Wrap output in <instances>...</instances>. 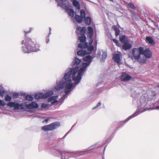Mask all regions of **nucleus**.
<instances>
[{
	"instance_id": "21",
	"label": "nucleus",
	"mask_w": 159,
	"mask_h": 159,
	"mask_svg": "<svg viewBox=\"0 0 159 159\" xmlns=\"http://www.w3.org/2000/svg\"><path fill=\"white\" fill-rule=\"evenodd\" d=\"M75 19L76 21L79 23H81L83 20V18L80 16L76 15L75 16Z\"/></svg>"
},
{
	"instance_id": "5",
	"label": "nucleus",
	"mask_w": 159,
	"mask_h": 159,
	"mask_svg": "<svg viewBox=\"0 0 159 159\" xmlns=\"http://www.w3.org/2000/svg\"><path fill=\"white\" fill-rule=\"evenodd\" d=\"M7 105L10 107H14L15 110H18L20 107V109H24L25 107H26L27 105L25 103H21L19 104V103H15L14 102H10L7 104Z\"/></svg>"
},
{
	"instance_id": "24",
	"label": "nucleus",
	"mask_w": 159,
	"mask_h": 159,
	"mask_svg": "<svg viewBox=\"0 0 159 159\" xmlns=\"http://www.w3.org/2000/svg\"><path fill=\"white\" fill-rule=\"evenodd\" d=\"M77 30L80 31L81 35L83 34H84L86 30V28L85 27H81L79 26L77 28Z\"/></svg>"
},
{
	"instance_id": "38",
	"label": "nucleus",
	"mask_w": 159,
	"mask_h": 159,
	"mask_svg": "<svg viewBox=\"0 0 159 159\" xmlns=\"http://www.w3.org/2000/svg\"><path fill=\"white\" fill-rule=\"evenodd\" d=\"M101 105V103L100 102H98L96 106L95 107H93V109H95L96 108H97L99 106H100Z\"/></svg>"
},
{
	"instance_id": "8",
	"label": "nucleus",
	"mask_w": 159,
	"mask_h": 159,
	"mask_svg": "<svg viewBox=\"0 0 159 159\" xmlns=\"http://www.w3.org/2000/svg\"><path fill=\"white\" fill-rule=\"evenodd\" d=\"M66 80H67L64 82V85L65 88V92L66 94H67L72 88L73 85L72 83H70L71 82V79L69 78Z\"/></svg>"
},
{
	"instance_id": "19",
	"label": "nucleus",
	"mask_w": 159,
	"mask_h": 159,
	"mask_svg": "<svg viewBox=\"0 0 159 159\" xmlns=\"http://www.w3.org/2000/svg\"><path fill=\"white\" fill-rule=\"evenodd\" d=\"M146 41L148 42V43L152 45H154L155 44L153 39L151 37L147 36L146 38Z\"/></svg>"
},
{
	"instance_id": "23",
	"label": "nucleus",
	"mask_w": 159,
	"mask_h": 159,
	"mask_svg": "<svg viewBox=\"0 0 159 159\" xmlns=\"http://www.w3.org/2000/svg\"><path fill=\"white\" fill-rule=\"evenodd\" d=\"M88 34L89 35L90 39H93L92 37L93 34V30L91 26H89L88 28Z\"/></svg>"
},
{
	"instance_id": "15",
	"label": "nucleus",
	"mask_w": 159,
	"mask_h": 159,
	"mask_svg": "<svg viewBox=\"0 0 159 159\" xmlns=\"http://www.w3.org/2000/svg\"><path fill=\"white\" fill-rule=\"evenodd\" d=\"M93 42V39H90L89 42V45L88 46V45H87V47L85 48H82L86 49L87 48L88 50L90 52H92L93 51L94 49V47L93 46L92 44Z\"/></svg>"
},
{
	"instance_id": "20",
	"label": "nucleus",
	"mask_w": 159,
	"mask_h": 159,
	"mask_svg": "<svg viewBox=\"0 0 159 159\" xmlns=\"http://www.w3.org/2000/svg\"><path fill=\"white\" fill-rule=\"evenodd\" d=\"M84 21L86 25H89L91 23V19L90 17L88 16L85 18Z\"/></svg>"
},
{
	"instance_id": "17",
	"label": "nucleus",
	"mask_w": 159,
	"mask_h": 159,
	"mask_svg": "<svg viewBox=\"0 0 159 159\" xmlns=\"http://www.w3.org/2000/svg\"><path fill=\"white\" fill-rule=\"evenodd\" d=\"M58 97V96H52L50 97L48 99V102H51L52 103H54L57 102V101L56 100Z\"/></svg>"
},
{
	"instance_id": "9",
	"label": "nucleus",
	"mask_w": 159,
	"mask_h": 159,
	"mask_svg": "<svg viewBox=\"0 0 159 159\" xmlns=\"http://www.w3.org/2000/svg\"><path fill=\"white\" fill-rule=\"evenodd\" d=\"M52 93L48 92L43 94L42 93H39L35 94V97L36 99H39L40 98L44 99L50 97L52 95Z\"/></svg>"
},
{
	"instance_id": "50",
	"label": "nucleus",
	"mask_w": 159,
	"mask_h": 159,
	"mask_svg": "<svg viewBox=\"0 0 159 159\" xmlns=\"http://www.w3.org/2000/svg\"><path fill=\"white\" fill-rule=\"evenodd\" d=\"M46 120V121H48V120Z\"/></svg>"
},
{
	"instance_id": "6",
	"label": "nucleus",
	"mask_w": 159,
	"mask_h": 159,
	"mask_svg": "<svg viewBox=\"0 0 159 159\" xmlns=\"http://www.w3.org/2000/svg\"><path fill=\"white\" fill-rule=\"evenodd\" d=\"M78 40L81 42L78 45V47L80 48H85L87 46V43L85 42L86 37L85 34H81V36L79 37Z\"/></svg>"
},
{
	"instance_id": "47",
	"label": "nucleus",
	"mask_w": 159,
	"mask_h": 159,
	"mask_svg": "<svg viewBox=\"0 0 159 159\" xmlns=\"http://www.w3.org/2000/svg\"><path fill=\"white\" fill-rule=\"evenodd\" d=\"M158 67L159 68V64H158Z\"/></svg>"
},
{
	"instance_id": "4",
	"label": "nucleus",
	"mask_w": 159,
	"mask_h": 159,
	"mask_svg": "<svg viewBox=\"0 0 159 159\" xmlns=\"http://www.w3.org/2000/svg\"><path fill=\"white\" fill-rule=\"evenodd\" d=\"M141 52L140 51V47L134 48L132 50V55L129 56L132 59L139 60L140 57Z\"/></svg>"
},
{
	"instance_id": "2",
	"label": "nucleus",
	"mask_w": 159,
	"mask_h": 159,
	"mask_svg": "<svg viewBox=\"0 0 159 159\" xmlns=\"http://www.w3.org/2000/svg\"><path fill=\"white\" fill-rule=\"evenodd\" d=\"M78 69L79 67L78 66H76L74 68H69L67 69L64 77L65 79H68L71 76L72 77L73 80L75 81L77 84H78L81 79V76L83 75L82 73L84 71L81 68L78 71L77 76H75V75L77 73Z\"/></svg>"
},
{
	"instance_id": "49",
	"label": "nucleus",
	"mask_w": 159,
	"mask_h": 159,
	"mask_svg": "<svg viewBox=\"0 0 159 159\" xmlns=\"http://www.w3.org/2000/svg\"><path fill=\"white\" fill-rule=\"evenodd\" d=\"M60 153L61 154H62V153H61V152H60Z\"/></svg>"
},
{
	"instance_id": "48",
	"label": "nucleus",
	"mask_w": 159,
	"mask_h": 159,
	"mask_svg": "<svg viewBox=\"0 0 159 159\" xmlns=\"http://www.w3.org/2000/svg\"><path fill=\"white\" fill-rule=\"evenodd\" d=\"M50 34H51V33H50V34ZM49 35H48V37H49Z\"/></svg>"
},
{
	"instance_id": "33",
	"label": "nucleus",
	"mask_w": 159,
	"mask_h": 159,
	"mask_svg": "<svg viewBox=\"0 0 159 159\" xmlns=\"http://www.w3.org/2000/svg\"><path fill=\"white\" fill-rule=\"evenodd\" d=\"M113 41L114 43H115L116 44V45L118 47H121V45H120V44L119 43V41L115 39H113L112 40Z\"/></svg>"
},
{
	"instance_id": "45",
	"label": "nucleus",
	"mask_w": 159,
	"mask_h": 159,
	"mask_svg": "<svg viewBox=\"0 0 159 159\" xmlns=\"http://www.w3.org/2000/svg\"><path fill=\"white\" fill-rule=\"evenodd\" d=\"M157 87L159 88V85H157Z\"/></svg>"
},
{
	"instance_id": "36",
	"label": "nucleus",
	"mask_w": 159,
	"mask_h": 159,
	"mask_svg": "<svg viewBox=\"0 0 159 159\" xmlns=\"http://www.w3.org/2000/svg\"><path fill=\"white\" fill-rule=\"evenodd\" d=\"M5 92V91L4 90H1L0 91V96L2 97H3L4 94Z\"/></svg>"
},
{
	"instance_id": "30",
	"label": "nucleus",
	"mask_w": 159,
	"mask_h": 159,
	"mask_svg": "<svg viewBox=\"0 0 159 159\" xmlns=\"http://www.w3.org/2000/svg\"><path fill=\"white\" fill-rule=\"evenodd\" d=\"M90 64L89 63H88L86 62H84L83 63L82 65V66L81 67V68H82L84 70H85L87 67Z\"/></svg>"
},
{
	"instance_id": "11",
	"label": "nucleus",
	"mask_w": 159,
	"mask_h": 159,
	"mask_svg": "<svg viewBox=\"0 0 159 159\" xmlns=\"http://www.w3.org/2000/svg\"><path fill=\"white\" fill-rule=\"evenodd\" d=\"M121 56V53L118 52L117 53H115L114 54L113 57V59L114 61L117 63H119L120 61V58Z\"/></svg>"
},
{
	"instance_id": "14",
	"label": "nucleus",
	"mask_w": 159,
	"mask_h": 159,
	"mask_svg": "<svg viewBox=\"0 0 159 159\" xmlns=\"http://www.w3.org/2000/svg\"><path fill=\"white\" fill-rule=\"evenodd\" d=\"M39 107L38 104L35 102H32L30 104L26 105V107L29 109H32L34 108H37Z\"/></svg>"
},
{
	"instance_id": "43",
	"label": "nucleus",
	"mask_w": 159,
	"mask_h": 159,
	"mask_svg": "<svg viewBox=\"0 0 159 159\" xmlns=\"http://www.w3.org/2000/svg\"><path fill=\"white\" fill-rule=\"evenodd\" d=\"M49 30L50 33V32L51 31V28L50 27H49Z\"/></svg>"
},
{
	"instance_id": "12",
	"label": "nucleus",
	"mask_w": 159,
	"mask_h": 159,
	"mask_svg": "<svg viewBox=\"0 0 159 159\" xmlns=\"http://www.w3.org/2000/svg\"><path fill=\"white\" fill-rule=\"evenodd\" d=\"M123 45L120 47L121 49L127 51L130 49L132 47V45L129 42L123 43Z\"/></svg>"
},
{
	"instance_id": "39",
	"label": "nucleus",
	"mask_w": 159,
	"mask_h": 159,
	"mask_svg": "<svg viewBox=\"0 0 159 159\" xmlns=\"http://www.w3.org/2000/svg\"><path fill=\"white\" fill-rule=\"evenodd\" d=\"M48 105L46 104L43 103L42 104L41 107L44 108H46L48 107Z\"/></svg>"
},
{
	"instance_id": "34",
	"label": "nucleus",
	"mask_w": 159,
	"mask_h": 159,
	"mask_svg": "<svg viewBox=\"0 0 159 159\" xmlns=\"http://www.w3.org/2000/svg\"><path fill=\"white\" fill-rule=\"evenodd\" d=\"M128 6L133 9H135V7L134 4L131 3H129L128 4Z\"/></svg>"
},
{
	"instance_id": "35",
	"label": "nucleus",
	"mask_w": 159,
	"mask_h": 159,
	"mask_svg": "<svg viewBox=\"0 0 159 159\" xmlns=\"http://www.w3.org/2000/svg\"><path fill=\"white\" fill-rule=\"evenodd\" d=\"M6 105V103L2 100H0V105L3 106Z\"/></svg>"
},
{
	"instance_id": "29",
	"label": "nucleus",
	"mask_w": 159,
	"mask_h": 159,
	"mask_svg": "<svg viewBox=\"0 0 159 159\" xmlns=\"http://www.w3.org/2000/svg\"><path fill=\"white\" fill-rule=\"evenodd\" d=\"M80 16L82 17V18H84L85 17V12L84 10L83 9H81L80 11Z\"/></svg>"
},
{
	"instance_id": "10",
	"label": "nucleus",
	"mask_w": 159,
	"mask_h": 159,
	"mask_svg": "<svg viewBox=\"0 0 159 159\" xmlns=\"http://www.w3.org/2000/svg\"><path fill=\"white\" fill-rule=\"evenodd\" d=\"M132 78L131 76L127 74L123 73L121 75L120 79L121 81H128Z\"/></svg>"
},
{
	"instance_id": "42",
	"label": "nucleus",
	"mask_w": 159,
	"mask_h": 159,
	"mask_svg": "<svg viewBox=\"0 0 159 159\" xmlns=\"http://www.w3.org/2000/svg\"><path fill=\"white\" fill-rule=\"evenodd\" d=\"M156 108L158 109H159V106L156 107Z\"/></svg>"
},
{
	"instance_id": "40",
	"label": "nucleus",
	"mask_w": 159,
	"mask_h": 159,
	"mask_svg": "<svg viewBox=\"0 0 159 159\" xmlns=\"http://www.w3.org/2000/svg\"><path fill=\"white\" fill-rule=\"evenodd\" d=\"M139 62L140 63H145L146 62V60L144 59L142 60V59H140L139 60Z\"/></svg>"
},
{
	"instance_id": "44",
	"label": "nucleus",
	"mask_w": 159,
	"mask_h": 159,
	"mask_svg": "<svg viewBox=\"0 0 159 159\" xmlns=\"http://www.w3.org/2000/svg\"><path fill=\"white\" fill-rule=\"evenodd\" d=\"M46 42L47 43H48L49 42V40L47 39V40L46 41Z\"/></svg>"
},
{
	"instance_id": "37",
	"label": "nucleus",
	"mask_w": 159,
	"mask_h": 159,
	"mask_svg": "<svg viewBox=\"0 0 159 159\" xmlns=\"http://www.w3.org/2000/svg\"><path fill=\"white\" fill-rule=\"evenodd\" d=\"M19 95L18 93H13V97L14 98H17L19 97Z\"/></svg>"
},
{
	"instance_id": "22",
	"label": "nucleus",
	"mask_w": 159,
	"mask_h": 159,
	"mask_svg": "<svg viewBox=\"0 0 159 159\" xmlns=\"http://www.w3.org/2000/svg\"><path fill=\"white\" fill-rule=\"evenodd\" d=\"M112 29H113L115 31V36H118L120 34V30L119 28L116 25H113L112 27Z\"/></svg>"
},
{
	"instance_id": "1",
	"label": "nucleus",
	"mask_w": 159,
	"mask_h": 159,
	"mask_svg": "<svg viewBox=\"0 0 159 159\" xmlns=\"http://www.w3.org/2000/svg\"><path fill=\"white\" fill-rule=\"evenodd\" d=\"M31 30L25 32V39L22 41L21 44H24L25 48H23V51L24 53H29L30 52H37L40 50V45L35 40L33 41L31 39L26 37L27 34L30 33Z\"/></svg>"
},
{
	"instance_id": "13",
	"label": "nucleus",
	"mask_w": 159,
	"mask_h": 159,
	"mask_svg": "<svg viewBox=\"0 0 159 159\" xmlns=\"http://www.w3.org/2000/svg\"><path fill=\"white\" fill-rule=\"evenodd\" d=\"M119 40L123 43L129 42V38L125 35H120L119 36Z\"/></svg>"
},
{
	"instance_id": "18",
	"label": "nucleus",
	"mask_w": 159,
	"mask_h": 159,
	"mask_svg": "<svg viewBox=\"0 0 159 159\" xmlns=\"http://www.w3.org/2000/svg\"><path fill=\"white\" fill-rule=\"evenodd\" d=\"M72 2L73 5L77 9L79 10L80 9V4L79 2L77 0H70Z\"/></svg>"
},
{
	"instance_id": "28",
	"label": "nucleus",
	"mask_w": 159,
	"mask_h": 159,
	"mask_svg": "<svg viewBox=\"0 0 159 159\" xmlns=\"http://www.w3.org/2000/svg\"><path fill=\"white\" fill-rule=\"evenodd\" d=\"M81 61V60H80L77 57H75L74 61V65H78L79 64Z\"/></svg>"
},
{
	"instance_id": "32",
	"label": "nucleus",
	"mask_w": 159,
	"mask_h": 159,
	"mask_svg": "<svg viewBox=\"0 0 159 159\" xmlns=\"http://www.w3.org/2000/svg\"><path fill=\"white\" fill-rule=\"evenodd\" d=\"M26 99L29 101H32L33 100V98L30 95H27L25 97Z\"/></svg>"
},
{
	"instance_id": "26",
	"label": "nucleus",
	"mask_w": 159,
	"mask_h": 159,
	"mask_svg": "<svg viewBox=\"0 0 159 159\" xmlns=\"http://www.w3.org/2000/svg\"><path fill=\"white\" fill-rule=\"evenodd\" d=\"M64 86V83L59 84L56 87L55 89L57 90H61Z\"/></svg>"
},
{
	"instance_id": "46",
	"label": "nucleus",
	"mask_w": 159,
	"mask_h": 159,
	"mask_svg": "<svg viewBox=\"0 0 159 159\" xmlns=\"http://www.w3.org/2000/svg\"><path fill=\"white\" fill-rule=\"evenodd\" d=\"M131 118V117L130 116H129V117L128 118H129V119H130Z\"/></svg>"
},
{
	"instance_id": "16",
	"label": "nucleus",
	"mask_w": 159,
	"mask_h": 159,
	"mask_svg": "<svg viewBox=\"0 0 159 159\" xmlns=\"http://www.w3.org/2000/svg\"><path fill=\"white\" fill-rule=\"evenodd\" d=\"M93 58L90 55H88L84 58L83 60L84 61L86 62V63H90L92 61Z\"/></svg>"
},
{
	"instance_id": "27",
	"label": "nucleus",
	"mask_w": 159,
	"mask_h": 159,
	"mask_svg": "<svg viewBox=\"0 0 159 159\" xmlns=\"http://www.w3.org/2000/svg\"><path fill=\"white\" fill-rule=\"evenodd\" d=\"M68 13L69 15L71 17H73L74 15V14L75 12L74 11V10L72 9H70L69 10Z\"/></svg>"
},
{
	"instance_id": "41",
	"label": "nucleus",
	"mask_w": 159,
	"mask_h": 159,
	"mask_svg": "<svg viewBox=\"0 0 159 159\" xmlns=\"http://www.w3.org/2000/svg\"><path fill=\"white\" fill-rule=\"evenodd\" d=\"M107 53L106 52H104L103 53L102 55V57L104 59H105L107 57Z\"/></svg>"
},
{
	"instance_id": "7",
	"label": "nucleus",
	"mask_w": 159,
	"mask_h": 159,
	"mask_svg": "<svg viewBox=\"0 0 159 159\" xmlns=\"http://www.w3.org/2000/svg\"><path fill=\"white\" fill-rule=\"evenodd\" d=\"M140 50L141 54L144 55L146 58H149L151 57L152 52L149 48H147L144 50L143 47H140Z\"/></svg>"
},
{
	"instance_id": "31",
	"label": "nucleus",
	"mask_w": 159,
	"mask_h": 159,
	"mask_svg": "<svg viewBox=\"0 0 159 159\" xmlns=\"http://www.w3.org/2000/svg\"><path fill=\"white\" fill-rule=\"evenodd\" d=\"M11 97L8 95L5 97V100L7 102H10L11 100Z\"/></svg>"
},
{
	"instance_id": "25",
	"label": "nucleus",
	"mask_w": 159,
	"mask_h": 159,
	"mask_svg": "<svg viewBox=\"0 0 159 159\" xmlns=\"http://www.w3.org/2000/svg\"><path fill=\"white\" fill-rule=\"evenodd\" d=\"M77 54L78 55L80 56H84L86 55V52L85 50H81L77 52Z\"/></svg>"
},
{
	"instance_id": "3",
	"label": "nucleus",
	"mask_w": 159,
	"mask_h": 159,
	"mask_svg": "<svg viewBox=\"0 0 159 159\" xmlns=\"http://www.w3.org/2000/svg\"><path fill=\"white\" fill-rule=\"evenodd\" d=\"M60 126V123L58 122H55L51 124L44 125L41 127L42 130L45 131H52Z\"/></svg>"
}]
</instances>
